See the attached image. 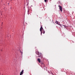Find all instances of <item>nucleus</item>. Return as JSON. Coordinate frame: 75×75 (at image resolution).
<instances>
[{"instance_id": "nucleus-1", "label": "nucleus", "mask_w": 75, "mask_h": 75, "mask_svg": "<svg viewBox=\"0 0 75 75\" xmlns=\"http://www.w3.org/2000/svg\"><path fill=\"white\" fill-rule=\"evenodd\" d=\"M36 54H37L38 55H39L38 57H41V58H42V57H41V56H42V54L41 53H40V52H36Z\"/></svg>"}, {"instance_id": "nucleus-2", "label": "nucleus", "mask_w": 75, "mask_h": 75, "mask_svg": "<svg viewBox=\"0 0 75 75\" xmlns=\"http://www.w3.org/2000/svg\"><path fill=\"white\" fill-rule=\"evenodd\" d=\"M58 7H59V9L60 11H61V12H62V6H61L59 5Z\"/></svg>"}, {"instance_id": "nucleus-3", "label": "nucleus", "mask_w": 75, "mask_h": 75, "mask_svg": "<svg viewBox=\"0 0 75 75\" xmlns=\"http://www.w3.org/2000/svg\"><path fill=\"white\" fill-rule=\"evenodd\" d=\"M42 30H43V28H42V27L41 26L40 29V31H41V34H42Z\"/></svg>"}, {"instance_id": "nucleus-4", "label": "nucleus", "mask_w": 75, "mask_h": 75, "mask_svg": "<svg viewBox=\"0 0 75 75\" xmlns=\"http://www.w3.org/2000/svg\"><path fill=\"white\" fill-rule=\"evenodd\" d=\"M24 72V70H22L20 73V75H23Z\"/></svg>"}, {"instance_id": "nucleus-5", "label": "nucleus", "mask_w": 75, "mask_h": 75, "mask_svg": "<svg viewBox=\"0 0 75 75\" xmlns=\"http://www.w3.org/2000/svg\"><path fill=\"white\" fill-rule=\"evenodd\" d=\"M38 62H39V63H40V62H41V60H40V59L39 58L38 59Z\"/></svg>"}, {"instance_id": "nucleus-6", "label": "nucleus", "mask_w": 75, "mask_h": 75, "mask_svg": "<svg viewBox=\"0 0 75 75\" xmlns=\"http://www.w3.org/2000/svg\"><path fill=\"white\" fill-rule=\"evenodd\" d=\"M55 23H56V24H58V22L57 21H56Z\"/></svg>"}, {"instance_id": "nucleus-7", "label": "nucleus", "mask_w": 75, "mask_h": 75, "mask_svg": "<svg viewBox=\"0 0 75 75\" xmlns=\"http://www.w3.org/2000/svg\"><path fill=\"white\" fill-rule=\"evenodd\" d=\"M48 0H44L45 2V3H47V1H48Z\"/></svg>"}, {"instance_id": "nucleus-8", "label": "nucleus", "mask_w": 75, "mask_h": 75, "mask_svg": "<svg viewBox=\"0 0 75 75\" xmlns=\"http://www.w3.org/2000/svg\"><path fill=\"white\" fill-rule=\"evenodd\" d=\"M43 34L45 33V31H44V30H43Z\"/></svg>"}, {"instance_id": "nucleus-9", "label": "nucleus", "mask_w": 75, "mask_h": 75, "mask_svg": "<svg viewBox=\"0 0 75 75\" xmlns=\"http://www.w3.org/2000/svg\"><path fill=\"white\" fill-rule=\"evenodd\" d=\"M21 52V54H23V52L20 51Z\"/></svg>"}, {"instance_id": "nucleus-10", "label": "nucleus", "mask_w": 75, "mask_h": 75, "mask_svg": "<svg viewBox=\"0 0 75 75\" xmlns=\"http://www.w3.org/2000/svg\"><path fill=\"white\" fill-rule=\"evenodd\" d=\"M28 4H27V6H28Z\"/></svg>"}, {"instance_id": "nucleus-11", "label": "nucleus", "mask_w": 75, "mask_h": 75, "mask_svg": "<svg viewBox=\"0 0 75 75\" xmlns=\"http://www.w3.org/2000/svg\"><path fill=\"white\" fill-rule=\"evenodd\" d=\"M60 27H62V25H60Z\"/></svg>"}, {"instance_id": "nucleus-12", "label": "nucleus", "mask_w": 75, "mask_h": 75, "mask_svg": "<svg viewBox=\"0 0 75 75\" xmlns=\"http://www.w3.org/2000/svg\"><path fill=\"white\" fill-rule=\"evenodd\" d=\"M43 65H44V64H43Z\"/></svg>"}, {"instance_id": "nucleus-13", "label": "nucleus", "mask_w": 75, "mask_h": 75, "mask_svg": "<svg viewBox=\"0 0 75 75\" xmlns=\"http://www.w3.org/2000/svg\"><path fill=\"white\" fill-rule=\"evenodd\" d=\"M63 26H64V25H63Z\"/></svg>"}]
</instances>
